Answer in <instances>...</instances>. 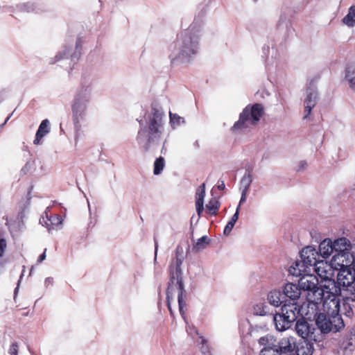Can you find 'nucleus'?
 <instances>
[{
    "label": "nucleus",
    "mask_w": 355,
    "mask_h": 355,
    "mask_svg": "<svg viewBox=\"0 0 355 355\" xmlns=\"http://www.w3.org/2000/svg\"><path fill=\"white\" fill-rule=\"evenodd\" d=\"M334 254L331 260V266H338L340 262L343 264L349 256L355 253V239L352 243L347 238H338L333 242Z\"/></svg>",
    "instance_id": "10"
},
{
    "label": "nucleus",
    "mask_w": 355,
    "mask_h": 355,
    "mask_svg": "<svg viewBox=\"0 0 355 355\" xmlns=\"http://www.w3.org/2000/svg\"><path fill=\"white\" fill-rule=\"evenodd\" d=\"M8 352L10 355H18V345L16 342L10 345Z\"/></svg>",
    "instance_id": "37"
},
{
    "label": "nucleus",
    "mask_w": 355,
    "mask_h": 355,
    "mask_svg": "<svg viewBox=\"0 0 355 355\" xmlns=\"http://www.w3.org/2000/svg\"><path fill=\"white\" fill-rule=\"evenodd\" d=\"M282 292L285 295V300L288 298L293 302H295V301L299 299L302 293L299 284L293 283L286 284L283 287Z\"/></svg>",
    "instance_id": "19"
},
{
    "label": "nucleus",
    "mask_w": 355,
    "mask_h": 355,
    "mask_svg": "<svg viewBox=\"0 0 355 355\" xmlns=\"http://www.w3.org/2000/svg\"><path fill=\"white\" fill-rule=\"evenodd\" d=\"M196 335H198V331L195 329V327L192 328Z\"/></svg>",
    "instance_id": "52"
},
{
    "label": "nucleus",
    "mask_w": 355,
    "mask_h": 355,
    "mask_svg": "<svg viewBox=\"0 0 355 355\" xmlns=\"http://www.w3.org/2000/svg\"><path fill=\"white\" fill-rule=\"evenodd\" d=\"M239 210H240V205H239L236 207V211L234 213V214L232 216L230 221L234 223V225L236 224V221L238 220L239 219Z\"/></svg>",
    "instance_id": "40"
},
{
    "label": "nucleus",
    "mask_w": 355,
    "mask_h": 355,
    "mask_svg": "<svg viewBox=\"0 0 355 355\" xmlns=\"http://www.w3.org/2000/svg\"><path fill=\"white\" fill-rule=\"evenodd\" d=\"M50 132V123L48 119L43 120L39 125L38 130L35 135L33 144L38 145L40 144L41 139Z\"/></svg>",
    "instance_id": "23"
},
{
    "label": "nucleus",
    "mask_w": 355,
    "mask_h": 355,
    "mask_svg": "<svg viewBox=\"0 0 355 355\" xmlns=\"http://www.w3.org/2000/svg\"><path fill=\"white\" fill-rule=\"evenodd\" d=\"M263 114L264 107L262 104L254 103L247 105L240 114L239 120L232 127V131L239 132L256 125Z\"/></svg>",
    "instance_id": "6"
},
{
    "label": "nucleus",
    "mask_w": 355,
    "mask_h": 355,
    "mask_svg": "<svg viewBox=\"0 0 355 355\" xmlns=\"http://www.w3.org/2000/svg\"><path fill=\"white\" fill-rule=\"evenodd\" d=\"M46 249L44 250V252L39 257L38 259H37V263H41L45 259H46Z\"/></svg>",
    "instance_id": "47"
},
{
    "label": "nucleus",
    "mask_w": 355,
    "mask_h": 355,
    "mask_svg": "<svg viewBox=\"0 0 355 355\" xmlns=\"http://www.w3.org/2000/svg\"><path fill=\"white\" fill-rule=\"evenodd\" d=\"M203 15H198L188 28L180 31L168 46V58L173 65L188 64L200 51Z\"/></svg>",
    "instance_id": "2"
},
{
    "label": "nucleus",
    "mask_w": 355,
    "mask_h": 355,
    "mask_svg": "<svg viewBox=\"0 0 355 355\" xmlns=\"http://www.w3.org/2000/svg\"><path fill=\"white\" fill-rule=\"evenodd\" d=\"M157 249H158V244L155 241V261L157 260Z\"/></svg>",
    "instance_id": "49"
},
{
    "label": "nucleus",
    "mask_w": 355,
    "mask_h": 355,
    "mask_svg": "<svg viewBox=\"0 0 355 355\" xmlns=\"http://www.w3.org/2000/svg\"><path fill=\"white\" fill-rule=\"evenodd\" d=\"M209 243V239L207 236H202L201 238L194 243L193 248L196 251H200L204 250L207 245Z\"/></svg>",
    "instance_id": "32"
},
{
    "label": "nucleus",
    "mask_w": 355,
    "mask_h": 355,
    "mask_svg": "<svg viewBox=\"0 0 355 355\" xmlns=\"http://www.w3.org/2000/svg\"><path fill=\"white\" fill-rule=\"evenodd\" d=\"M319 271L318 270V273L321 278L320 282L313 275H302L298 281L301 291H307L306 302L300 304L301 311L307 318L315 316L322 303L329 300L331 295H340V290L336 286L335 280L323 277Z\"/></svg>",
    "instance_id": "1"
},
{
    "label": "nucleus",
    "mask_w": 355,
    "mask_h": 355,
    "mask_svg": "<svg viewBox=\"0 0 355 355\" xmlns=\"http://www.w3.org/2000/svg\"><path fill=\"white\" fill-rule=\"evenodd\" d=\"M1 128V127L0 126V128Z\"/></svg>",
    "instance_id": "56"
},
{
    "label": "nucleus",
    "mask_w": 355,
    "mask_h": 355,
    "mask_svg": "<svg viewBox=\"0 0 355 355\" xmlns=\"http://www.w3.org/2000/svg\"><path fill=\"white\" fill-rule=\"evenodd\" d=\"M164 116L162 107L153 103L143 117L138 119L137 141L144 152L159 144L164 131Z\"/></svg>",
    "instance_id": "3"
},
{
    "label": "nucleus",
    "mask_w": 355,
    "mask_h": 355,
    "mask_svg": "<svg viewBox=\"0 0 355 355\" xmlns=\"http://www.w3.org/2000/svg\"><path fill=\"white\" fill-rule=\"evenodd\" d=\"M40 223L45 225L49 232H51L53 230H59L61 228L62 224V217L59 215L51 216L49 218L46 217V220L42 217L40 220Z\"/></svg>",
    "instance_id": "20"
},
{
    "label": "nucleus",
    "mask_w": 355,
    "mask_h": 355,
    "mask_svg": "<svg viewBox=\"0 0 355 355\" xmlns=\"http://www.w3.org/2000/svg\"><path fill=\"white\" fill-rule=\"evenodd\" d=\"M252 182V176L250 171L247 170L245 175L241 180V191H248L250 186Z\"/></svg>",
    "instance_id": "29"
},
{
    "label": "nucleus",
    "mask_w": 355,
    "mask_h": 355,
    "mask_svg": "<svg viewBox=\"0 0 355 355\" xmlns=\"http://www.w3.org/2000/svg\"><path fill=\"white\" fill-rule=\"evenodd\" d=\"M1 128V127L0 126V128Z\"/></svg>",
    "instance_id": "55"
},
{
    "label": "nucleus",
    "mask_w": 355,
    "mask_h": 355,
    "mask_svg": "<svg viewBox=\"0 0 355 355\" xmlns=\"http://www.w3.org/2000/svg\"><path fill=\"white\" fill-rule=\"evenodd\" d=\"M92 81L84 78L71 101L72 118L75 124H78L85 119L92 100Z\"/></svg>",
    "instance_id": "5"
},
{
    "label": "nucleus",
    "mask_w": 355,
    "mask_h": 355,
    "mask_svg": "<svg viewBox=\"0 0 355 355\" xmlns=\"http://www.w3.org/2000/svg\"><path fill=\"white\" fill-rule=\"evenodd\" d=\"M300 257L303 261L310 266H315L322 262L320 259L318 251L312 246H306L300 252Z\"/></svg>",
    "instance_id": "17"
},
{
    "label": "nucleus",
    "mask_w": 355,
    "mask_h": 355,
    "mask_svg": "<svg viewBox=\"0 0 355 355\" xmlns=\"http://www.w3.org/2000/svg\"><path fill=\"white\" fill-rule=\"evenodd\" d=\"M31 190H32V187L30 188V189H29V191L28 192V199L31 198Z\"/></svg>",
    "instance_id": "51"
},
{
    "label": "nucleus",
    "mask_w": 355,
    "mask_h": 355,
    "mask_svg": "<svg viewBox=\"0 0 355 355\" xmlns=\"http://www.w3.org/2000/svg\"><path fill=\"white\" fill-rule=\"evenodd\" d=\"M183 248L178 245L175 249V257L168 266L169 281L166 290L167 306L171 315L173 313L171 307V302L173 300L175 293H178L179 311L185 320L187 293L184 288L183 272L182 266L184 259Z\"/></svg>",
    "instance_id": "4"
},
{
    "label": "nucleus",
    "mask_w": 355,
    "mask_h": 355,
    "mask_svg": "<svg viewBox=\"0 0 355 355\" xmlns=\"http://www.w3.org/2000/svg\"><path fill=\"white\" fill-rule=\"evenodd\" d=\"M195 144V146H196L197 148H198V147H199V144H198V142L197 141L195 142V144Z\"/></svg>",
    "instance_id": "53"
},
{
    "label": "nucleus",
    "mask_w": 355,
    "mask_h": 355,
    "mask_svg": "<svg viewBox=\"0 0 355 355\" xmlns=\"http://www.w3.org/2000/svg\"><path fill=\"white\" fill-rule=\"evenodd\" d=\"M319 77L314 76L308 80L307 86L304 100V119H306L310 115L312 110L317 104L318 100V93L316 84Z\"/></svg>",
    "instance_id": "11"
},
{
    "label": "nucleus",
    "mask_w": 355,
    "mask_h": 355,
    "mask_svg": "<svg viewBox=\"0 0 355 355\" xmlns=\"http://www.w3.org/2000/svg\"><path fill=\"white\" fill-rule=\"evenodd\" d=\"M355 349V327L350 335L343 337L336 349L338 355H351Z\"/></svg>",
    "instance_id": "15"
},
{
    "label": "nucleus",
    "mask_w": 355,
    "mask_h": 355,
    "mask_svg": "<svg viewBox=\"0 0 355 355\" xmlns=\"http://www.w3.org/2000/svg\"><path fill=\"white\" fill-rule=\"evenodd\" d=\"M339 295H340L336 294L331 295L329 300H326V301H324V302L320 306V311L326 312V313L329 316V318H331L332 331L335 332L340 331L344 327L343 320L341 315H339Z\"/></svg>",
    "instance_id": "9"
},
{
    "label": "nucleus",
    "mask_w": 355,
    "mask_h": 355,
    "mask_svg": "<svg viewBox=\"0 0 355 355\" xmlns=\"http://www.w3.org/2000/svg\"><path fill=\"white\" fill-rule=\"evenodd\" d=\"M234 225H235L230 220L224 228L223 234L225 235H229L232 232V229L234 228Z\"/></svg>",
    "instance_id": "38"
},
{
    "label": "nucleus",
    "mask_w": 355,
    "mask_h": 355,
    "mask_svg": "<svg viewBox=\"0 0 355 355\" xmlns=\"http://www.w3.org/2000/svg\"><path fill=\"white\" fill-rule=\"evenodd\" d=\"M225 185L224 181H221L220 184H219L218 185V189L219 190H223L225 189Z\"/></svg>",
    "instance_id": "48"
},
{
    "label": "nucleus",
    "mask_w": 355,
    "mask_h": 355,
    "mask_svg": "<svg viewBox=\"0 0 355 355\" xmlns=\"http://www.w3.org/2000/svg\"><path fill=\"white\" fill-rule=\"evenodd\" d=\"M309 266L305 263L302 259L300 261H295L293 265L290 266L289 272L295 277H299L302 275L303 272H307V268H309Z\"/></svg>",
    "instance_id": "24"
},
{
    "label": "nucleus",
    "mask_w": 355,
    "mask_h": 355,
    "mask_svg": "<svg viewBox=\"0 0 355 355\" xmlns=\"http://www.w3.org/2000/svg\"><path fill=\"white\" fill-rule=\"evenodd\" d=\"M203 205L204 203L196 202V211L199 216H200L204 209Z\"/></svg>",
    "instance_id": "43"
},
{
    "label": "nucleus",
    "mask_w": 355,
    "mask_h": 355,
    "mask_svg": "<svg viewBox=\"0 0 355 355\" xmlns=\"http://www.w3.org/2000/svg\"><path fill=\"white\" fill-rule=\"evenodd\" d=\"M239 210H240V205H239L236 207V211L234 213V214L232 216L230 221L234 223V225L236 224V221L238 220L239 219Z\"/></svg>",
    "instance_id": "41"
},
{
    "label": "nucleus",
    "mask_w": 355,
    "mask_h": 355,
    "mask_svg": "<svg viewBox=\"0 0 355 355\" xmlns=\"http://www.w3.org/2000/svg\"><path fill=\"white\" fill-rule=\"evenodd\" d=\"M25 272V266H23V270H22V272H21V274L20 275V277H19V279L18 281V283H17V288L15 289V295L17 294V292L19 289V283L21 282V279H22L23 276H24V273Z\"/></svg>",
    "instance_id": "45"
},
{
    "label": "nucleus",
    "mask_w": 355,
    "mask_h": 355,
    "mask_svg": "<svg viewBox=\"0 0 355 355\" xmlns=\"http://www.w3.org/2000/svg\"><path fill=\"white\" fill-rule=\"evenodd\" d=\"M281 313H275L270 316L277 331H282L291 327L299 315L304 316L300 304L297 302L284 303L281 309Z\"/></svg>",
    "instance_id": "7"
},
{
    "label": "nucleus",
    "mask_w": 355,
    "mask_h": 355,
    "mask_svg": "<svg viewBox=\"0 0 355 355\" xmlns=\"http://www.w3.org/2000/svg\"><path fill=\"white\" fill-rule=\"evenodd\" d=\"M187 331L189 334H191V332L189 330L187 329Z\"/></svg>",
    "instance_id": "54"
},
{
    "label": "nucleus",
    "mask_w": 355,
    "mask_h": 355,
    "mask_svg": "<svg viewBox=\"0 0 355 355\" xmlns=\"http://www.w3.org/2000/svg\"><path fill=\"white\" fill-rule=\"evenodd\" d=\"M345 79L349 87L355 90V62L349 63L345 68Z\"/></svg>",
    "instance_id": "25"
},
{
    "label": "nucleus",
    "mask_w": 355,
    "mask_h": 355,
    "mask_svg": "<svg viewBox=\"0 0 355 355\" xmlns=\"http://www.w3.org/2000/svg\"><path fill=\"white\" fill-rule=\"evenodd\" d=\"M247 193H248V191H241V199H240V201L239 203V205H240V206L241 205L242 203H243L246 200Z\"/></svg>",
    "instance_id": "44"
},
{
    "label": "nucleus",
    "mask_w": 355,
    "mask_h": 355,
    "mask_svg": "<svg viewBox=\"0 0 355 355\" xmlns=\"http://www.w3.org/2000/svg\"><path fill=\"white\" fill-rule=\"evenodd\" d=\"M269 304L275 307H278L286 302L285 295L279 289H274L270 291L267 296Z\"/></svg>",
    "instance_id": "21"
},
{
    "label": "nucleus",
    "mask_w": 355,
    "mask_h": 355,
    "mask_svg": "<svg viewBox=\"0 0 355 355\" xmlns=\"http://www.w3.org/2000/svg\"><path fill=\"white\" fill-rule=\"evenodd\" d=\"M295 329L297 335L303 338V340H320V334H318V331L315 324L309 323L304 318L297 320Z\"/></svg>",
    "instance_id": "13"
},
{
    "label": "nucleus",
    "mask_w": 355,
    "mask_h": 355,
    "mask_svg": "<svg viewBox=\"0 0 355 355\" xmlns=\"http://www.w3.org/2000/svg\"><path fill=\"white\" fill-rule=\"evenodd\" d=\"M293 343L291 344L288 355H312L313 344L309 341V340H303L297 345H296V340L294 337H293Z\"/></svg>",
    "instance_id": "16"
},
{
    "label": "nucleus",
    "mask_w": 355,
    "mask_h": 355,
    "mask_svg": "<svg viewBox=\"0 0 355 355\" xmlns=\"http://www.w3.org/2000/svg\"><path fill=\"white\" fill-rule=\"evenodd\" d=\"M36 10L37 7L33 3L26 2L17 4L15 8L11 11L13 12L30 13L35 12Z\"/></svg>",
    "instance_id": "26"
},
{
    "label": "nucleus",
    "mask_w": 355,
    "mask_h": 355,
    "mask_svg": "<svg viewBox=\"0 0 355 355\" xmlns=\"http://www.w3.org/2000/svg\"><path fill=\"white\" fill-rule=\"evenodd\" d=\"M253 313L257 315L265 316L273 315L270 313L269 306L266 302H259L255 304L253 307Z\"/></svg>",
    "instance_id": "27"
},
{
    "label": "nucleus",
    "mask_w": 355,
    "mask_h": 355,
    "mask_svg": "<svg viewBox=\"0 0 355 355\" xmlns=\"http://www.w3.org/2000/svg\"><path fill=\"white\" fill-rule=\"evenodd\" d=\"M72 47L73 45L65 46L64 49L58 53L55 58L49 62V64H55L62 59L69 58V57L71 58L72 60L77 59L80 54V50L82 48V41L80 38L77 39L76 42V49L73 53Z\"/></svg>",
    "instance_id": "14"
},
{
    "label": "nucleus",
    "mask_w": 355,
    "mask_h": 355,
    "mask_svg": "<svg viewBox=\"0 0 355 355\" xmlns=\"http://www.w3.org/2000/svg\"><path fill=\"white\" fill-rule=\"evenodd\" d=\"M199 340H198V345H200V348L203 355H209V349L207 340L202 336H199Z\"/></svg>",
    "instance_id": "36"
},
{
    "label": "nucleus",
    "mask_w": 355,
    "mask_h": 355,
    "mask_svg": "<svg viewBox=\"0 0 355 355\" xmlns=\"http://www.w3.org/2000/svg\"><path fill=\"white\" fill-rule=\"evenodd\" d=\"M291 349V347L288 348ZM289 349L284 351V355H288ZM259 355H283V349L279 347H275L269 350L260 351ZM293 355V354H289Z\"/></svg>",
    "instance_id": "33"
},
{
    "label": "nucleus",
    "mask_w": 355,
    "mask_h": 355,
    "mask_svg": "<svg viewBox=\"0 0 355 355\" xmlns=\"http://www.w3.org/2000/svg\"><path fill=\"white\" fill-rule=\"evenodd\" d=\"M340 262L339 263H341ZM335 270H338L336 286L340 290L349 291L353 295L352 300L355 301V268L349 263L346 264L345 262L338 266H331Z\"/></svg>",
    "instance_id": "8"
},
{
    "label": "nucleus",
    "mask_w": 355,
    "mask_h": 355,
    "mask_svg": "<svg viewBox=\"0 0 355 355\" xmlns=\"http://www.w3.org/2000/svg\"><path fill=\"white\" fill-rule=\"evenodd\" d=\"M318 253L320 258L324 259H327L334 254V244L330 239H325L320 243Z\"/></svg>",
    "instance_id": "22"
},
{
    "label": "nucleus",
    "mask_w": 355,
    "mask_h": 355,
    "mask_svg": "<svg viewBox=\"0 0 355 355\" xmlns=\"http://www.w3.org/2000/svg\"><path fill=\"white\" fill-rule=\"evenodd\" d=\"M342 22L349 28L355 26V6H352L349 8L348 12L343 18Z\"/></svg>",
    "instance_id": "28"
},
{
    "label": "nucleus",
    "mask_w": 355,
    "mask_h": 355,
    "mask_svg": "<svg viewBox=\"0 0 355 355\" xmlns=\"http://www.w3.org/2000/svg\"><path fill=\"white\" fill-rule=\"evenodd\" d=\"M307 166H308V164L306 161H304V160L300 161L297 164V166H296V171L298 172L302 171L306 168Z\"/></svg>",
    "instance_id": "39"
},
{
    "label": "nucleus",
    "mask_w": 355,
    "mask_h": 355,
    "mask_svg": "<svg viewBox=\"0 0 355 355\" xmlns=\"http://www.w3.org/2000/svg\"><path fill=\"white\" fill-rule=\"evenodd\" d=\"M205 196V183H203L197 189L196 202L204 203Z\"/></svg>",
    "instance_id": "35"
},
{
    "label": "nucleus",
    "mask_w": 355,
    "mask_h": 355,
    "mask_svg": "<svg viewBox=\"0 0 355 355\" xmlns=\"http://www.w3.org/2000/svg\"><path fill=\"white\" fill-rule=\"evenodd\" d=\"M12 114H10L5 120L4 123H3L2 124L0 125V126L2 128L8 121V120L10 119L11 116H12Z\"/></svg>",
    "instance_id": "50"
},
{
    "label": "nucleus",
    "mask_w": 355,
    "mask_h": 355,
    "mask_svg": "<svg viewBox=\"0 0 355 355\" xmlns=\"http://www.w3.org/2000/svg\"><path fill=\"white\" fill-rule=\"evenodd\" d=\"M345 263L346 264L349 263L351 266L355 268V253L351 254Z\"/></svg>",
    "instance_id": "42"
},
{
    "label": "nucleus",
    "mask_w": 355,
    "mask_h": 355,
    "mask_svg": "<svg viewBox=\"0 0 355 355\" xmlns=\"http://www.w3.org/2000/svg\"><path fill=\"white\" fill-rule=\"evenodd\" d=\"M258 343L262 347L261 351L269 350L275 347H279L283 349V355L284 351L288 350L289 347H291V344L293 343V337H284L278 340L274 336L271 334H266L261 336L258 340Z\"/></svg>",
    "instance_id": "12"
},
{
    "label": "nucleus",
    "mask_w": 355,
    "mask_h": 355,
    "mask_svg": "<svg viewBox=\"0 0 355 355\" xmlns=\"http://www.w3.org/2000/svg\"><path fill=\"white\" fill-rule=\"evenodd\" d=\"M169 119L171 125L173 129L178 128L185 122L183 117L179 116L178 114H174L171 112H169Z\"/></svg>",
    "instance_id": "31"
},
{
    "label": "nucleus",
    "mask_w": 355,
    "mask_h": 355,
    "mask_svg": "<svg viewBox=\"0 0 355 355\" xmlns=\"http://www.w3.org/2000/svg\"><path fill=\"white\" fill-rule=\"evenodd\" d=\"M53 283V279L52 277H47L44 280V285L46 287H49L50 285H52Z\"/></svg>",
    "instance_id": "46"
},
{
    "label": "nucleus",
    "mask_w": 355,
    "mask_h": 355,
    "mask_svg": "<svg viewBox=\"0 0 355 355\" xmlns=\"http://www.w3.org/2000/svg\"><path fill=\"white\" fill-rule=\"evenodd\" d=\"M220 207V203L216 198H212L206 205V211L210 215H216Z\"/></svg>",
    "instance_id": "30"
},
{
    "label": "nucleus",
    "mask_w": 355,
    "mask_h": 355,
    "mask_svg": "<svg viewBox=\"0 0 355 355\" xmlns=\"http://www.w3.org/2000/svg\"><path fill=\"white\" fill-rule=\"evenodd\" d=\"M322 311H319L315 316L311 317L309 318L311 320V318L315 319V326H317V329L318 333H329L332 331V323L331 322V318L326 313V312Z\"/></svg>",
    "instance_id": "18"
},
{
    "label": "nucleus",
    "mask_w": 355,
    "mask_h": 355,
    "mask_svg": "<svg viewBox=\"0 0 355 355\" xmlns=\"http://www.w3.org/2000/svg\"><path fill=\"white\" fill-rule=\"evenodd\" d=\"M164 159L162 157L156 159L154 162V171L153 173L155 175H159L163 171L164 168Z\"/></svg>",
    "instance_id": "34"
}]
</instances>
